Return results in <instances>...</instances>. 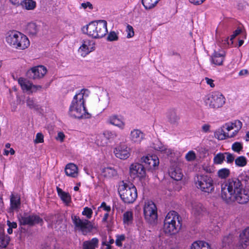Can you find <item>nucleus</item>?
Instances as JSON below:
<instances>
[{"label": "nucleus", "mask_w": 249, "mask_h": 249, "mask_svg": "<svg viewBox=\"0 0 249 249\" xmlns=\"http://www.w3.org/2000/svg\"><path fill=\"white\" fill-rule=\"evenodd\" d=\"M118 39V36L116 33L113 31L111 32L108 35L107 40L110 41H113L117 40Z\"/></svg>", "instance_id": "obj_50"}, {"label": "nucleus", "mask_w": 249, "mask_h": 249, "mask_svg": "<svg viewBox=\"0 0 249 249\" xmlns=\"http://www.w3.org/2000/svg\"><path fill=\"white\" fill-rule=\"evenodd\" d=\"M230 170L227 168H223L219 170L217 172L218 177L221 178H225L230 175Z\"/></svg>", "instance_id": "obj_41"}, {"label": "nucleus", "mask_w": 249, "mask_h": 249, "mask_svg": "<svg viewBox=\"0 0 249 249\" xmlns=\"http://www.w3.org/2000/svg\"><path fill=\"white\" fill-rule=\"evenodd\" d=\"M92 213V211L90 208L88 207H86L84 208V211L82 212V214L86 216V217L89 219L91 217V215Z\"/></svg>", "instance_id": "obj_48"}, {"label": "nucleus", "mask_w": 249, "mask_h": 249, "mask_svg": "<svg viewBox=\"0 0 249 249\" xmlns=\"http://www.w3.org/2000/svg\"><path fill=\"white\" fill-rule=\"evenodd\" d=\"M144 138V134L139 129H135L130 132L129 139L133 143L139 144Z\"/></svg>", "instance_id": "obj_22"}, {"label": "nucleus", "mask_w": 249, "mask_h": 249, "mask_svg": "<svg viewBox=\"0 0 249 249\" xmlns=\"http://www.w3.org/2000/svg\"><path fill=\"white\" fill-rule=\"evenodd\" d=\"M56 190L58 195L61 200L67 205H68L71 201V197L69 194L63 191L61 189L58 187H57Z\"/></svg>", "instance_id": "obj_30"}, {"label": "nucleus", "mask_w": 249, "mask_h": 249, "mask_svg": "<svg viewBox=\"0 0 249 249\" xmlns=\"http://www.w3.org/2000/svg\"><path fill=\"white\" fill-rule=\"evenodd\" d=\"M35 143H42L44 142V136L41 133H38L36 135V139L34 140Z\"/></svg>", "instance_id": "obj_49"}, {"label": "nucleus", "mask_w": 249, "mask_h": 249, "mask_svg": "<svg viewBox=\"0 0 249 249\" xmlns=\"http://www.w3.org/2000/svg\"><path fill=\"white\" fill-rule=\"evenodd\" d=\"M19 222L21 225L33 226L36 224L42 223L43 220L38 215H31L22 216L19 219Z\"/></svg>", "instance_id": "obj_17"}, {"label": "nucleus", "mask_w": 249, "mask_h": 249, "mask_svg": "<svg viewBox=\"0 0 249 249\" xmlns=\"http://www.w3.org/2000/svg\"><path fill=\"white\" fill-rule=\"evenodd\" d=\"M242 148V145L240 142H234L232 145V149L236 152H239Z\"/></svg>", "instance_id": "obj_47"}, {"label": "nucleus", "mask_w": 249, "mask_h": 249, "mask_svg": "<svg viewBox=\"0 0 249 249\" xmlns=\"http://www.w3.org/2000/svg\"><path fill=\"white\" fill-rule=\"evenodd\" d=\"M248 74H249V71H248V70H247L246 69L242 70L239 72V75H240V76L246 75Z\"/></svg>", "instance_id": "obj_63"}, {"label": "nucleus", "mask_w": 249, "mask_h": 249, "mask_svg": "<svg viewBox=\"0 0 249 249\" xmlns=\"http://www.w3.org/2000/svg\"><path fill=\"white\" fill-rule=\"evenodd\" d=\"M87 91V89H82L74 96L69 109V114L71 116L81 118L85 114L84 96Z\"/></svg>", "instance_id": "obj_2"}, {"label": "nucleus", "mask_w": 249, "mask_h": 249, "mask_svg": "<svg viewBox=\"0 0 249 249\" xmlns=\"http://www.w3.org/2000/svg\"><path fill=\"white\" fill-rule=\"evenodd\" d=\"M159 0H142V3L146 9L153 8L158 2Z\"/></svg>", "instance_id": "obj_36"}, {"label": "nucleus", "mask_w": 249, "mask_h": 249, "mask_svg": "<svg viewBox=\"0 0 249 249\" xmlns=\"http://www.w3.org/2000/svg\"><path fill=\"white\" fill-rule=\"evenodd\" d=\"M130 148L125 143H122L115 148L114 153L117 158L124 160L130 156Z\"/></svg>", "instance_id": "obj_15"}, {"label": "nucleus", "mask_w": 249, "mask_h": 249, "mask_svg": "<svg viewBox=\"0 0 249 249\" xmlns=\"http://www.w3.org/2000/svg\"><path fill=\"white\" fill-rule=\"evenodd\" d=\"M82 31L92 38H101L107 33V22L105 20L91 21L83 27Z\"/></svg>", "instance_id": "obj_1"}, {"label": "nucleus", "mask_w": 249, "mask_h": 249, "mask_svg": "<svg viewBox=\"0 0 249 249\" xmlns=\"http://www.w3.org/2000/svg\"><path fill=\"white\" fill-rule=\"evenodd\" d=\"M191 249H211V248L208 243L198 241L192 244Z\"/></svg>", "instance_id": "obj_31"}, {"label": "nucleus", "mask_w": 249, "mask_h": 249, "mask_svg": "<svg viewBox=\"0 0 249 249\" xmlns=\"http://www.w3.org/2000/svg\"><path fill=\"white\" fill-rule=\"evenodd\" d=\"M102 136L104 137L105 139H107V141L109 139L113 138L115 135L113 132L107 130L104 132Z\"/></svg>", "instance_id": "obj_52"}, {"label": "nucleus", "mask_w": 249, "mask_h": 249, "mask_svg": "<svg viewBox=\"0 0 249 249\" xmlns=\"http://www.w3.org/2000/svg\"><path fill=\"white\" fill-rule=\"evenodd\" d=\"M232 236L231 234H229L227 236H224L222 239V244L223 246H226L227 245H229L232 242Z\"/></svg>", "instance_id": "obj_46"}, {"label": "nucleus", "mask_w": 249, "mask_h": 249, "mask_svg": "<svg viewBox=\"0 0 249 249\" xmlns=\"http://www.w3.org/2000/svg\"><path fill=\"white\" fill-rule=\"evenodd\" d=\"M96 143L99 146H104L107 144V141L102 135L99 136L97 138Z\"/></svg>", "instance_id": "obj_42"}, {"label": "nucleus", "mask_w": 249, "mask_h": 249, "mask_svg": "<svg viewBox=\"0 0 249 249\" xmlns=\"http://www.w3.org/2000/svg\"><path fill=\"white\" fill-rule=\"evenodd\" d=\"M225 159V154L219 153L216 154L213 158V162L215 164H221Z\"/></svg>", "instance_id": "obj_38"}, {"label": "nucleus", "mask_w": 249, "mask_h": 249, "mask_svg": "<svg viewBox=\"0 0 249 249\" xmlns=\"http://www.w3.org/2000/svg\"><path fill=\"white\" fill-rule=\"evenodd\" d=\"M143 213L145 220L149 223H155L158 218L157 208L153 201L147 200L145 202Z\"/></svg>", "instance_id": "obj_9"}, {"label": "nucleus", "mask_w": 249, "mask_h": 249, "mask_svg": "<svg viewBox=\"0 0 249 249\" xmlns=\"http://www.w3.org/2000/svg\"><path fill=\"white\" fill-rule=\"evenodd\" d=\"M20 205V199L18 195L12 194L10 196V211L18 210Z\"/></svg>", "instance_id": "obj_27"}, {"label": "nucleus", "mask_w": 249, "mask_h": 249, "mask_svg": "<svg viewBox=\"0 0 249 249\" xmlns=\"http://www.w3.org/2000/svg\"><path fill=\"white\" fill-rule=\"evenodd\" d=\"M27 30L30 34L34 36L36 35L38 32V27L36 23H30L27 25Z\"/></svg>", "instance_id": "obj_37"}, {"label": "nucleus", "mask_w": 249, "mask_h": 249, "mask_svg": "<svg viewBox=\"0 0 249 249\" xmlns=\"http://www.w3.org/2000/svg\"><path fill=\"white\" fill-rule=\"evenodd\" d=\"M23 0H10L11 2L14 5L21 4Z\"/></svg>", "instance_id": "obj_64"}, {"label": "nucleus", "mask_w": 249, "mask_h": 249, "mask_svg": "<svg viewBox=\"0 0 249 249\" xmlns=\"http://www.w3.org/2000/svg\"><path fill=\"white\" fill-rule=\"evenodd\" d=\"M243 189V185L239 178H233L228 180L224 187L222 188L221 197L227 202L231 197Z\"/></svg>", "instance_id": "obj_4"}, {"label": "nucleus", "mask_w": 249, "mask_h": 249, "mask_svg": "<svg viewBox=\"0 0 249 249\" xmlns=\"http://www.w3.org/2000/svg\"><path fill=\"white\" fill-rule=\"evenodd\" d=\"M26 103L27 106L30 109H37L39 108V106L37 104L33 98L30 97H27Z\"/></svg>", "instance_id": "obj_35"}, {"label": "nucleus", "mask_w": 249, "mask_h": 249, "mask_svg": "<svg viewBox=\"0 0 249 249\" xmlns=\"http://www.w3.org/2000/svg\"><path fill=\"white\" fill-rule=\"evenodd\" d=\"M196 156L195 153L193 151H190L187 153L185 156V158L187 161H193L196 159Z\"/></svg>", "instance_id": "obj_44"}, {"label": "nucleus", "mask_w": 249, "mask_h": 249, "mask_svg": "<svg viewBox=\"0 0 249 249\" xmlns=\"http://www.w3.org/2000/svg\"><path fill=\"white\" fill-rule=\"evenodd\" d=\"M65 172L67 176L76 178L78 176V168L76 165L73 163H69L65 167Z\"/></svg>", "instance_id": "obj_25"}, {"label": "nucleus", "mask_w": 249, "mask_h": 249, "mask_svg": "<svg viewBox=\"0 0 249 249\" xmlns=\"http://www.w3.org/2000/svg\"><path fill=\"white\" fill-rule=\"evenodd\" d=\"M93 103L101 108H106L110 102L108 93L103 89H99L97 96L93 99Z\"/></svg>", "instance_id": "obj_10"}, {"label": "nucleus", "mask_w": 249, "mask_h": 249, "mask_svg": "<svg viewBox=\"0 0 249 249\" xmlns=\"http://www.w3.org/2000/svg\"><path fill=\"white\" fill-rule=\"evenodd\" d=\"M8 225L9 227L11 228H16L17 227V224L16 222H10L9 221H8Z\"/></svg>", "instance_id": "obj_62"}, {"label": "nucleus", "mask_w": 249, "mask_h": 249, "mask_svg": "<svg viewBox=\"0 0 249 249\" xmlns=\"http://www.w3.org/2000/svg\"><path fill=\"white\" fill-rule=\"evenodd\" d=\"M225 155H226V160L228 163H231L233 162L234 160V156L233 154H231L228 152H226L224 153Z\"/></svg>", "instance_id": "obj_54"}, {"label": "nucleus", "mask_w": 249, "mask_h": 249, "mask_svg": "<svg viewBox=\"0 0 249 249\" xmlns=\"http://www.w3.org/2000/svg\"><path fill=\"white\" fill-rule=\"evenodd\" d=\"M207 83L211 87L213 88L214 87V84H213V80L212 79H210L208 77H206L205 78Z\"/></svg>", "instance_id": "obj_59"}, {"label": "nucleus", "mask_w": 249, "mask_h": 249, "mask_svg": "<svg viewBox=\"0 0 249 249\" xmlns=\"http://www.w3.org/2000/svg\"><path fill=\"white\" fill-rule=\"evenodd\" d=\"M235 201L239 204H246L249 201V194L244 188L241 191L238 192L231 197L230 201Z\"/></svg>", "instance_id": "obj_18"}, {"label": "nucleus", "mask_w": 249, "mask_h": 249, "mask_svg": "<svg viewBox=\"0 0 249 249\" xmlns=\"http://www.w3.org/2000/svg\"><path fill=\"white\" fill-rule=\"evenodd\" d=\"M170 177L176 180H180L183 177V174L180 168L176 164L173 165L169 171Z\"/></svg>", "instance_id": "obj_24"}, {"label": "nucleus", "mask_w": 249, "mask_h": 249, "mask_svg": "<svg viewBox=\"0 0 249 249\" xmlns=\"http://www.w3.org/2000/svg\"><path fill=\"white\" fill-rule=\"evenodd\" d=\"M249 245V227L244 230L239 235L237 245L238 249H245Z\"/></svg>", "instance_id": "obj_19"}, {"label": "nucleus", "mask_w": 249, "mask_h": 249, "mask_svg": "<svg viewBox=\"0 0 249 249\" xmlns=\"http://www.w3.org/2000/svg\"><path fill=\"white\" fill-rule=\"evenodd\" d=\"M65 137L64 134L62 132H59L57 133V135L55 139L56 140L62 142L64 141V139Z\"/></svg>", "instance_id": "obj_56"}, {"label": "nucleus", "mask_w": 249, "mask_h": 249, "mask_svg": "<svg viewBox=\"0 0 249 249\" xmlns=\"http://www.w3.org/2000/svg\"><path fill=\"white\" fill-rule=\"evenodd\" d=\"M241 32V29L238 28L236 29L233 33V34L231 36V40H233L237 36L239 35Z\"/></svg>", "instance_id": "obj_57"}, {"label": "nucleus", "mask_w": 249, "mask_h": 249, "mask_svg": "<svg viewBox=\"0 0 249 249\" xmlns=\"http://www.w3.org/2000/svg\"><path fill=\"white\" fill-rule=\"evenodd\" d=\"M192 213L195 216H198L202 214L204 211L203 205L198 202H194L192 204Z\"/></svg>", "instance_id": "obj_28"}, {"label": "nucleus", "mask_w": 249, "mask_h": 249, "mask_svg": "<svg viewBox=\"0 0 249 249\" xmlns=\"http://www.w3.org/2000/svg\"><path fill=\"white\" fill-rule=\"evenodd\" d=\"M10 239L7 235L4 234L0 235V246L5 248L8 245Z\"/></svg>", "instance_id": "obj_39"}, {"label": "nucleus", "mask_w": 249, "mask_h": 249, "mask_svg": "<svg viewBox=\"0 0 249 249\" xmlns=\"http://www.w3.org/2000/svg\"><path fill=\"white\" fill-rule=\"evenodd\" d=\"M18 82L23 90L29 91L31 93L40 90L42 89L41 86L34 85L30 81L23 78H19Z\"/></svg>", "instance_id": "obj_16"}, {"label": "nucleus", "mask_w": 249, "mask_h": 249, "mask_svg": "<svg viewBox=\"0 0 249 249\" xmlns=\"http://www.w3.org/2000/svg\"><path fill=\"white\" fill-rule=\"evenodd\" d=\"M181 227L180 218L175 211H170L166 215L163 226V231L168 235L178 232Z\"/></svg>", "instance_id": "obj_3"}, {"label": "nucleus", "mask_w": 249, "mask_h": 249, "mask_svg": "<svg viewBox=\"0 0 249 249\" xmlns=\"http://www.w3.org/2000/svg\"><path fill=\"white\" fill-rule=\"evenodd\" d=\"M129 172L130 175L133 178L137 177L141 179H142L146 177V173L144 166L138 163H132L130 166Z\"/></svg>", "instance_id": "obj_13"}, {"label": "nucleus", "mask_w": 249, "mask_h": 249, "mask_svg": "<svg viewBox=\"0 0 249 249\" xmlns=\"http://www.w3.org/2000/svg\"><path fill=\"white\" fill-rule=\"evenodd\" d=\"M62 222V220L58 218L57 216V219L56 220V221H53V226H54L55 228H57L58 227V226L60 225Z\"/></svg>", "instance_id": "obj_58"}, {"label": "nucleus", "mask_w": 249, "mask_h": 249, "mask_svg": "<svg viewBox=\"0 0 249 249\" xmlns=\"http://www.w3.org/2000/svg\"><path fill=\"white\" fill-rule=\"evenodd\" d=\"M6 41L11 46L18 50H24L30 45V41L27 37L21 33L15 31L8 33Z\"/></svg>", "instance_id": "obj_5"}, {"label": "nucleus", "mask_w": 249, "mask_h": 249, "mask_svg": "<svg viewBox=\"0 0 249 249\" xmlns=\"http://www.w3.org/2000/svg\"><path fill=\"white\" fill-rule=\"evenodd\" d=\"M94 50V46L92 41L89 39H86L83 41L79 51L81 53V55L85 56Z\"/></svg>", "instance_id": "obj_21"}, {"label": "nucleus", "mask_w": 249, "mask_h": 249, "mask_svg": "<svg viewBox=\"0 0 249 249\" xmlns=\"http://www.w3.org/2000/svg\"><path fill=\"white\" fill-rule=\"evenodd\" d=\"M167 118L169 122L174 124H177L179 120V117L174 110H170L168 112Z\"/></svg>", "instance_id": "obj_32"}, {"label": "nucleus", "mask_w": 249, "mask_h": 249, "mask_svg": "<svg viewBox=\"0 0 249 249\" xmlns=\"http://www.w3.org/2000/svg\"><path fill=\"white\" fill-rule=\"evenodd\" d=\"M133 218V214L131 212L127 211L124 214V223H128L131 221Z\"/></svg>", "instance_id": "obj_43"}, {"label": "nucleus", "mask_w": 249, "mask_h": 249, "mask_svg": "<svg viewBox=\"0 0 249 249\" xmlns=\"http://www.w3.org/2000/svg\"><path fill=\"white\" fill-rule=\"evenodd\" d=\"M242 126V123L239 120H235L233 122L226 124L223 126L218 138L223 140L227 138L233 137L237 134Z\"/></svg>", "instance_id": "obj_8"}, {"label": "nucleus", "mask_w": 249, "mask_h": 249, "mask_svg": "<svg viewBox=\"0 0 249 249\" xmlns=\"http://www.w3.org/2000/svg\"><path fill=\"white\" fill-rule=\"evenodd\" d=\"M81 7L84 8V9H86V8H88L90 10H92L93 8L92 4L89 1H87L86 2L82 3H81Z\"/></svg>", "instance_id": "obj_55"}, {"label": "nucleus", "mask_w": 249, "mask_h": 249, "mask_svg": "<svg viewBox=\"0 0 249 249\" xmlns=\"http://www.w3.org/2000/svg\"><path fill=\"white\" fill-rule=\"evenodd\" d=\"M107 122L112 125L116 126L121 129H123L125 126V123L124 119L116 115H113L109 117Z\"/></svg>", "instance_id": "obj_23"}, {"label": "nucleus", "mask_w": 249, "mask_h": 249, "mask_svg": "<svg viewBox=\"0 0 249 249\" xmlns=\"http://www.w3.org/2000/svg\"><path fill=\"white\" fill-rule=\"evenodd\" d=\"M195 183L196 188L203 193L210 194L214 191L213 180L209 176L200 175L196 176L195 178Z\"/></svg>", "instance_id": "obj_7"}, {"label": "nucleus", "mask_w": 249, "mask_h": 249, "mask_svg": "<svg viewBox=\"0 0 249 249\" xmlns=\"http://www.w3.org/2000/svg\"><path fill=\"white\" fill-rule=\"evenodd\" d=\"M101 208L104 209V210L108 212L110 210V207L109 206H107L105 202H103L101 205Z\"/></svg>", "instance_id": "obj_61"}, {"label": "nucleus", "mask_w": 249, "mask_h": 249, "mask_svg": "<svg viewBox=\"0 0 249 249\" xmlns=\"http://www.w3.org/2000/svg\"><path fill=\"white\" fill-rule=\"evenodd\" d=\"M127 37L130 38L134 36V32L133 27L130 25H127L126 27Z\"/></svg>", "instance_id": "obj_51"}, {"label": "nucleus", "mask_w": 249, "mask_h": 249, "mask_svg": "<svg viewBox=\"0 0 249 249\" xmlns=\"http://www.w3.org/2000/svg\"><path fill=\"white\" fill-rule=\"evenodd\" d=\"M118 192L122 200L125 203H132L137 197L136 188L132 183H126L123 181L121 182Z\"/></svg>", "instance_id": "obj_6"}, {"label": "nucleus", "mask_w": 249, "mask_h": 249, "mask_svg": "<svg viewBox=\"0 0 249 249\" xmlns=\"http://www.w3.org/2000/svg\"><path fill=\"white\" fill-rule=\"evenodd\" d=\"M21 5L27 10H33L35 8L36 3L33 0H23Z\"/></svg>", "instance_id": "obj_34"}, {"label": "nucleus", "mask_w": 249, "mask_h": 249, "mask_svg": "<svg viewBox=\"0 0 249 249\" xmlns=\"http://www.w3.org/2000/svg\"><path fill=\"white\" fill-rule=\"evenodd\" d=\"M225 103V98L220 92L215 91L213 92L208 98L207 104L210 107L218 108L222 107Z\"/></svg>", "instance_id": "obj_12"}, {"label": "nucleus", "mask_w": 249, "mask_h": 249, "mask_svg": "<svg viewBox=\"0 0 249 249\" xmlns=\"http://www.w3.org/2000/svg\"><path fill=\"white\" fill-rule=\"evenodd\" d=\"M241 182L244 181L245 183L248 182L249 181V172H244L240 176Z\"/></svg>", "instance_id": "obj_45"}, {"label": "nucleus", "mask_w": 249, "mask_h": 249, "mask_svg": "<svg viewBox=\"0 0 249 249\" xmlns=\"http://www.w3.org/2000/svg\"><path fill=\"white\" fill-rule=\"evenodd\" d=\"M247 160L244 156L238 157L235 160V163L237 166H245L247 164Z\"/></svg>", "instance_id": "obj_40"}, {"label": "nucleus", "mask_w": 249, "mask_h": 249, "mask_svg": "<svg viewBox=\"0 0 249 249\" xmlns=\"http://www.w3.org/2000/svg\"><path fill=\"white\" fill-rule=\"evenodd\" d=\"M98 239L96 238H93L91 240L86 241L83 242V249H95L98 244Z\"/></svg>", "instance_id": "obj_29"}, {"label": "nucleus", "mask_w": 249, "mask_h": 249, "mask_svg": "<svg viewBox=\"0 0 249 249\" xmlns=\"http://www.w3.org/2000/svg\"><path fill=\"white\" fill-rule=\"evenodd\" d=\"M125 239V236L124 235H118L116 240V244L119 247L122 246V242L124 241Z\"/></svg>", "instance_id": "obj_53"}, {"label": "nucleus", "mask_w": 249, "mask_h": 249, "mask_svg": "<svg viewBox=\"0 0 249 249\" xmlns=\"http://www.w3.org/2000/svg\"><path fill=\"white\" fill-rule=\"evenodd\" d=\"M71 219L75 228L80 230L83 234H86L90 232L93 228L91 223L88 220H82L74 215H71Z\"/></svg>", "instance_id": "obj_11"}, {"label": "nucleus", "mask_w": 249, "mask_h": 249, "mask_svg": "<svg viewBox=\"0 0 249 249\" xmlns=\"http://www.w3.org/2000/svg\"><path fill=\"white\" fill-rule=\"evenodd\" d=\"M46 72V68L42 65L35 67L28 71L30 76L34 79L42 78Z\"/></svg>", "instance_id": "obj_20"}, {"label": "nucleus", "mask_w": 249, "mask_h": 249, "mask_svg": "<svg viewBox=\"0 0 249 249\" xmlns=\"http://www.w3.org/2000/svg\"><path fill=\"white\" fill-rule=\"evenodd\" d=\"M102 173L105 177L110 178L117 175L116 171L111 167H106L103 169Z\"/></svg>", "instance_id": "obj_33"}, {"label": "nucleus", "mask_w": 249, "mask_h": 249, "mask_svg": "<svg viewBox=\"0 0 249 249\" xmlns=\"http://www.w3.org/2000/svg\"><path fill=\"white\" fill-rule=\"evenodd\" d=\"M190 2L195 5L202 4L205 0H189Z\"/></svg>", "instance_id": "obj_60"}, {"label": "nucleus", "mask_w": 249, "mask_h": 249, "mask_svg": "<svg viewBox=\"0 0 249 249\" xmlns=\"http://www.w3.org/2000/svg\"><path fill=\"white\" fill-rule=\"evenodd\" d=\"M225 53L214 52L211 57L212 62L216 65H222L224 60Z\"/></svg>", "instance_id": "obj_26"}, {"label": "nucleus", "mask_w": 249, "mask_h": 249, "mask_svg": "<svg viewBox=\"0 0 249 249\" xmlns=\"http://www.w3.org/2000/svg\"><path fill=\"white\" fill-rule=\"evenodd\" d=\"M141 161L144 163L148 170H154L158 166L159 160L156 155H147L141 158Z\"/></svg>", "instance_id": "obj_14"}]
</instances>
